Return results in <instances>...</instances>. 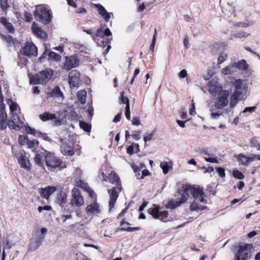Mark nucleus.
<instances>
[{
  "mask_svg": "<svg viewBox=\"0 0 260 260\" xmlns=\"http://www.w3.org/2000/svg\"><path fill=\"white\" fill-rule=\"evenodd\" d=\"M43 240V236H38L37 238H33L29 244L28 250L30 251H34L38 249L42 244Z\"/></svg>",
  "mask_w": 260,
  "mask_h": 260,
  "instance_id": "nucleus-20",
  "label": "nucleus"
},
{
  "mask_svg": "<svg viewBox=\"0 0 260 260\" xmlns=\"http://www.w3.org/2000/svg\"><path fill=\"white\" fill-rule=\"evenodd\" d=\"M237 159L241 165L248 166L254 160V157L246 156L243 154H240L237 156Z\"/></svg>",
  "mask_w": 260,
  "mask_h": 260,
  "instance_id": "nucleus-21",
  "label": "nucleus"
},
{
  "mask_svg": "<svg viewBox=\"0 0 260 260\" xmlns=\"http://www.w3.org/2000/svg\"><path fill=\"white\" fill-rule=\"evenodd\" d=\"M190 194L192 195L193 200L190 205V210L198 211L206 208V207L203 205L206 203L205 199L206 196L203 191V188L190 185Z\"/></svg>",
  "mask_w": 260,
  "mask_h": 260,
  "instance_id": "nucleus-2",
  "label": "nucleus"
},
{
  "mask_svg": "<svg viewBox=\"0 0 260 260\" xmlns=\"http://www.w3.org/2000/svg\"><path fill=\"white\" fill-rule=\"evenodd\" d=\"M153 135V133L152 132L151 134H148L147 135L145 136L144 137V141L145 142H146L147 141L151 140L152 138Z\"/></svg>",
  "mask_w": 260,
  "mask_h": 260,
  "instance_id": "nucleus-59",
  "label": "nucleus"
},
{
  "mask_svg": "<svg viewBox=\"0 0 260 260\" xmlns=\"http://www.w3.org/2000/svg\"><path fill=\"white\" fill-rule=\"evenodd\" d=\"M237 72L235 67L234 63L226 66L224 68L222 69L221 71V73L223 75H232L235 74Z\"/></svg>",
  "mask_w": 260,
  "mask_h": 260,
  "instance_id": "nucleus-29",
  "label": "nucleus"
},
{
  "mask_svg": "<svg viewBox=\"0 0 260 260\" xmlns=\"http://www.w3.org/2000/svg\"><path fill=\"white\" fill-rule=\"evenodd\" d=\"M132 123L133 125H139L140 124V121L139 118L138 117H134L133 118V120L132 121Z\"/></svg>",
  "mask_w": 260,
  "mask_h": 260,
  "instance_id": "nucleus-60",
  "label": "nucleus"
},
{
  "mask_svg": "<svg viewBox=\"0 0 260 260\" xmlns=\"http://www.w3.org/2000/svg\"><path fill=\"white\" fill-rule=\"evenodd\" d=\"M80 64V59L77 55H72L66 57V60L63 64L62 68L69 71L72 68L78 67Z\"/></svg>",
  "mask_w": 260,
  "mask_h": 260,
  "instance_id": "nucleus-10",
  "label": "nucleus"
},
{
  "mask_svg": "<svg viewBox=\"0 0 260 260\" xmlns=\"http://www.w3.org/2000/svg\"><path fill=\"white\" fill-rule=\"evenodd\" d=\"M230 92L228 90H224L220 94L217 95L214 102V107L218 110L223 109L228 105L229 102V98Z\"/></svg>",
  "mask_w": 260,
  "mask_h": 260,
  "instance_id": "nucleus-7",
  "label": "nucleus"
},
{
  "mask_svg": "<svg viewBox=\"0 0 260 260\" xmlns=\"http://www.w3.org/2000/svg\"><path fill=\"white\" fill-rule=\"evenodd\" d=\"M100 37H104V29L103 28L98 29L95 36H92V38Z\"/></svg>",
  "mask_w": 260,
  "mask_h": 260,
  "instance_id": "nucleus-48",
  "label": "nucleus"
},
{
  "mask_svg": "<svg viewBox=\"0 0 260 260\" xmlns=\"http://www.w3.org/2000/svg\"><path fill=\"white\" fill-rule=\"evenodd\" d=\"M0 37L2 39L9 43H11L13 41V38L10 36H6L0 33Z\"/></svg>",
  "mask_w": 260,
  "mask_h": 260,
  "instance_id": "nucleus-49",
  "label": "nucleus"
},
{
  "mask_svg": "<svg viewBox=\"0 0 260 260\" xmlns=\"http://www.w3.org/2000/svg\"><path fill=\"white\" fill-rule=\"evenodd\" d=\"M217 170L218 173L219 174V176L223 178L225 177V174L224 170L223 168L219 167L217 169Z\"/></svg>",
  "mask_w": 260,
  "mask_h": 260,
  "instance_id": "nucleus-56",
  "label": "nucleus"
},
{
  "mask_svg": "<svg viewBox=\"0 0 260 260\" xmlns=\"http://www.w3.org/2000/svg\"><path fill=\"white\" fill-rule=\"evenodd\" d=\"M49 58L55 60L57 61L60 59L61 56L55 52H51L49 54Z\"/></svg>",
  "mask_w": 260,
  "mask_h": 260,
  "instance_id": "nucleus-44",
  "label": "nucleus"
},
{
  "mask_svg": "<svg viewBox=\"0 0 260 260\" xmlns=\"http://www.w3.org/2000/svg\"><path fill=\"white\" fill-rule=\"evenodd\" d=\"M127 153L129 155H132L134 153V147L132 145H130L127 148Z\"/></svg>",
  "mask_w": 260,
  "mask_h": 260,
  "instance_id": "nucleus-62",
  "label": "nucleus"
},
{
  "mask_svg": "<svg viewBox=\"0 0 260 260\" xmlns=\"http://www.w3.org/2000/svg\"><path fill=\"white\" fill-rule=\"evenodd\" d=\"M24 123L19 118L17 113H12L11 116V119L8 121V126L12 129L19 131L23 127Z\"/></svg>",
  "mask_w": 260,
  "mask_h": 260,
  "instance_id": "nucleus-9",
  "label": "nucleus"
},
{
  "mask_svg": "<svg viewBox=\"0 0 260 260\" xmlns=\"http://www.w3.org/2000/svg\"><path fill=\"white\" fill-rule=\"evenodd\" d=\"M31 29L33 33L37 37H39L41 39H45L47 35L46 32L38 26L37 23L33 22Z\"/></svg>",
  "mask_w": 260,
  "mask_h": 260,
  "instance_id": "nucleus-23",
  "label": "nucleus"
},
{
  "mask_svg": "<svg viewBox=\"0 0 260 260\" xmlns=\"http://www.w3.org/2000/svg\"><path fill=\"white\" fill-rule=\"evenodd\" d=\"M148 202H144L139 207V210L140 211H142L144 208L146 207L148 204Z\"/></svg>",
  "mask_w": 260,
  "mask_h": 260,
  "instance_id": "nucleus-64",
  "label": "nucleus"
},
{
  "mask_svg": "<svg viewBox=\"0 0 260 260\" xmlns=\"http://www.w3.org/2000/svg\"><path fill=\"white\" fill-rule=\"evenodd\" d=\"M86 91L84 90H81L77 92V96L78 101L81 104H84L86 103Z\"/></svg>",
  "mask_w": 260,
  "mask_h": 260,
  "instance_id": "nucleus-36",
  "label": "nucleus"
},
{
  "mask_svg": "<svg viewBox=\"0 0 260 260\" xmlns=\"http://www.w3.org/2000/svg\"><path fill=\"white\" fill-rule=\"evenodd\" d=\"M7 125V114L5 111V105H0V129H5Z\"/></svg>",
  "mask_w": 260,
  "mask_h": 260,
  "instance_id": "nucleus-19",
  "label": "nucleus"
},
{
  "mask_svg": "<svg viewBox=\"0 0 260 260\" xmlns=\"http://www.w3.org/2000/svg\"><path fill=\"white\" fill-rule=\"evenodd\" d=\"M183 43H184V45L186 49L189 47V44L188 38L187 36H185L184 37Z\"/></svg>",
  "mask_w": 260,
  "mask_h": 260,
  "instance_id": "nucleus-61",
  "label": "nucleus"
},
{
  "mask_svg": "<svg viewBox=\"0 0 260 260\" xmlns=\"http://www.w3.org/2000/svg\"><path fill=\"white\" fill-rule=\"evenodd\" d=\"M17 158H18V162L20 164L21 167L24 168L28 169L29 168V160L24 157L22 154H16Z\"/></svg>",
  "mask_w": 260,
  "mask_h": 260,
  "instance_id": "nucleus-30",
  "label": "nucleus"
},
{
  "mask_svg": "<svg viewBox=\"0 0 260 260\" xmlns=\"http://www.w3.org/2000/svg\"><path fill=\"white\" fill-rule=\"evenodd\" d=\"M120 100L121 103H122L123 104H126V105H127V104H129L128 99L127 97L124 96L123 92H121L120 93Z\"/></svg>",
  "mask_w": 260,
  "mask_h": 260,
  "instance_id": "nucleus-46",
  "label": "nucleus"
},
{
  "mask_svg": "<svg viewBox=\"0 0 260 260\" xmlns=\"http://www.w3.org/2000/svg\"><path fill=\"white\" fill-rule=\"evenodd\" d=\"M40 118L43 121H46L51 119H54L56 118V115L54 114L50 113L49 112H46L40 115Z\"/></svg>",
  "mask_w": 260,
  "mask_h": 260,
  "instance_id": "nucleus-35",
  "label": "nucleus"
},
{
  "mask_svg": "<svg viewBox=\"0 0 260 260\" xmlns=\"http://www.w3.org/2000/svg\"><path fill=\"white\" fill-rule=\"evenodd\" d=\"M61 141L62 142L60 146L61 153L65 155H73L75 153L73 143L67 139H61Z\"/></svg>",
  "mask_w": 260,
  "mask_h": 260,
  "instance_id": "nucleus-8",
  "label": "nucleus"
},
{
  "mask_svg": "<svg viewBox=\"0 0 260 260\" xmlns=\"http://www.w3.org/2000/svg\"><path fill=\"white\" fill-rule=\"evenodd\" d=\"M139 230H140V228H139V227H135V228L128 227L127 228H121L120 229V230L121 231H126L127 232H134V231H139Z\"/></svg>",
  "mask_w": 260,
  "mask_h": 260,
  "instance_id": "nucleus-50",
  "label": "nucleus"
},
{
  "mask_svg": "<svg viewBox=\"0 0 260 260\" xmlns=\"http://www.w3.org/2000/svg\"><path fill=\"white\" fill-rule=\"evenodd\" d=\"M187 75V72L185 70H182L179 73L178 76L180 78H184L186 77Z\"/></svg>",
  "mask_w": 260,
  "mask_h": 260,
  "instance_id": "nucleus-57",
  "label": "nucleus"
},
{
  "mask_svg": "<svg viewBox=\"0 0 260 260\" xmlns=\"http://www.w3.org/2000/svg\"><path fill=\"white\" fill-rule=\"evenodd\" d=\"M34 16L36 20L44 24H48L51 21L52 16L48 8L44 5L37 7Z\"/></svg>",
  "mask_w": 260,
  "mask_h": 260,
  "instance_id": "nucleus-6",
  "label": "nucleus"
},
{
  "mask_svg": "<svg viewBox=\"0 0 260 260\" xmlns=\"http://www.w3.org/2000/svg\"><path fill=\"white\" fill-rule=\"evenodd\" d=\"M256 107L255 106L246 107L244 109L243 112L246 113V112H249L250 113H252V112H254L256 110Z\"/></svg>",
  "mask_w": 260,
  "mask_h": 260,
  "instance_id": "nucleus-55",
  "label": "nucleus"
},
{
  "mask_svg": "<svg viewBox=\"0 0 260 260\" xmlns=\"http://www.w3.org/2000/svg\"><path fill=\"white\" fill-rule=\"evenodd\" d=\"M72 198L71 205L73 207H79L84 204V200L78 188H74L72 191Z\"/></svg>",
  "mask_w": 260,
  "mask_h": 260,
  "instance_id": "nucleus-13",
  "label": "nucleus"
},
{
  "mask_svg": "<svg viewBox=\"0 0 260 260\" xmlns=\"http://www.w3.org/2000/svg\"><path fill=\"white\" fill-rule=\"evenodd\" d=\"M190 185L187 184L182 185L177 191L178 194L181 196L180 200L177 201H175L173 200H170L166 205V208L174 209L180 206L188 200L190 194Z\"/></svg>",
  "mask_w": 260,
  "mask_h": 260,
  "instance_id": "nucleus-4",
  "label": "nucleus"
},
{
  "mask_svg": "<svg viewBox=\"0 0 260 260\" xmlns=\"http://www.w3.org/2000/svg\"><path fill=\"white\" fill-rule=\"evenodd\" d=\"M234 66L236 70H246L248 67V65L245 60L242 59L238 62H234Z\"/></svg>",
  "mask_w": 260,
  "mask_h": 260,
  "instance_id": "nucleus-33",
  "label": "nucleus"
},
{
  "mask_svg": "<svg viewBox=\"0 0 260 260\" xmlns=\"http://www.w3.org/2000/svg\"><path fill=\"white\" fill-rule=\"evenodd\" d=\"M176 122L180 127L183 128L185 126V123L186 122V121H181L180 120H177Z\"/></svg>",
  "mask_w": 260,
  "mask_h": 260,
  "instance_id": "nucleus-63",
  "label": "nucleus"
},
{
  "mask_svg": "<svg viewBox=\"0 0 260 260\" xmlns=\"http://www.w3.org/2000/svg\"><path fill=\"white\" fill-rule=\"evenodd\" d=\"M122 112H119L117 114L113 119V121L114 122H118L120 121L121 118Z\"/></svg>",
  "mask_w": 260,
  "mask_h": 260,
  "instance_id": "nucleus-58",
  "label": "nucleus"
},
{
  "mask_svg": "<svg viewBox=\"0 0 260 260\" xmlns=\"http://www.w3.org/2000/svg\"><path fill=\"white\" fill-rule=\"evenodd\" d=\"M160 167L162 169L163 173L165 174H167L169 170V166L167 162L164 161L160 163Z\"/></svg>",
  "mask_w": 260,
  "mask_h": 260,
  "instance_id": "nucleus-40",
  "label": "nucleus"
},
{
  "mask_svg": "<svg viewBox=\"0 0 260 260\" xmlns=\"http://www.w3.org/2000/svg\"><path fill=\"white\" fill-rule=\"evenodd\" d=\"M20 52L23 55L31 57V56L37 55L38 50L37 47L33 43H28L24 47L21 48Z\"/></svg>",
  "mask_w": 260,
  "mask_h": 260,
  "instance_id": "nucleus-14",
  "label": "nucleus"
},
{
  "mask_svg": "<svg viewBox=\"0 0 260 260\" xmlns=\"http://www.w3.org/2000/svg\"><path fill=\"white\" fill-rule=\"evenodd\" d=\"M45 159L47 166L51 168L59 167L61 163L60 159L58 158L54 154L50 152L46 154Z\"/></svg>",
  "mask_w": 260,
  "mask_h": 260,
  "instance_id": "nucleus-18",
  "label": "nucleus"
},
{
  "mask_svg": "<svg viewBox=\"0 0 260 260\" xmlns=\"http://www.w3.org/2000/svg\"><path fill=\"white\" fill-rule=\"evenodd\" d=\"M86 190L88 193L89 195L92 198L95 199L96 196L94 191L88 186H87Z\"/></svg>",
  "mask_w": 260,
  "mask_h": 260,
  "instance_id": "nucleus-54",
  "label": "nucleus"
},
{
  "mask_svg": "<svg viewBox=\"0 0 260 260\" xmlns=\"http://www.w3.org/2000/svg\"><path fill=\"white\" fill-rule=\"evenodd\" d=\"M125 115V117L128 120H131V112L129 104H127V105H126Z\"/></svg>",
  "mask_w": 260,
  "mask_h": 260,
  "instance_id": "nucleus-51",
  "label": "nucleus"
},
{
  "mask_svg": "<svg viewBox=\"0 0 260 260\" xmlns=\"http://www.w3.org/2000/svg\"><path fill=\"white\" fill-rule=\"evenodd\" d=\"M207 87L209 92L213 96H215L224 91L220 84L213 80L208 82Z\"/></svg>",
  "mask_w": 260,
  "mask_h": 260,
  "instance_id": "nucleus-12",
  "label": "nucleus"
},
{
  "mask_svg": "<svg viewBox=\"0 0 260 260\" xmlns=\"http://www.w3.org/2000/svg\"><path fill=\"white\" fill-rule=\"evenodd\" d=\"M18 105L16 103L12 102V103L10 106V109L11 114L17 113V111L18 110Z\"/></svg>",
  "mask_w": 260,
  "mask_h": 260,
  "instance_id": "nucleus-45",
  "label": "nucleus"
},
{
  "mask_svg": "<svg viewBox=\"0 0 260 260\" xmlns=\"http://www.w3.org/2000/svg\"><path fill=\"white\" fill-rule=\"evenodd\" d=\"M52 209L51 207L50 206H39L38 207V211L41 213L43 210L49 211Z\"/></svg>",
  "mask_w": 260,
  "mask_h": 260,
  "instance_id": "nucleus-52",
  "label": "nucleus"
},
{
  "mask_svg": "<svg viewBox=\"0 0 260 260\" xmlns=\"http://www.w3.org/2000/svg\"><path fill=\"white\" fill-rule=\"evenodd\" d=\"M95 7L105 21L108 22L110 19V14L107 12L105 8L100 4H95Z\"/></svg>",
  "mask_w": 260,
  "mask_h": 260,
  "instance_id": "nucleus-26",
  "label": "nucleus"
},
{
  "mask_svg": "<svg viewBox=\"0 0 260 260\" xmlns=\"http://www.w3.org/2000/svg\"><path fill=\"white\" fill-rule=\"evenodd\" d=\"M233 176L235 178L242 179L244 178L243 174L238 170H234L233 173Z\"/></svg>",
  "mask_w": 260,
  "mask_h": 260,
  "instance_id": "nucleus-47",
  "label": "nucleus"
},
{
  "mask_svg": "<svg viewBox=\"0 0 260 260\" xmlns=\"http://www.w3.org/2000/svg\"><path fill=\"white\" fill-rule=\"evenodd\" d=\"M202 153L205 155L204 159L206 161L211 163H218V157L215 154L211 153L207 150H204Z\"/></svg>",
  "mask_w": 260,
  "mask_h": 260,
  "instance_id": "nucleus-25",
  "label": "nucleus"
},
{
  "mask_svg": "<svg viewBox=\"0 0 260 260\" xmlns=\"http://www.w3.org/2000/svg\"><path fill=\"white\" fill-rule=\"evenodd\" d=\"M93 40L97 43L99 46L105 47L110 43V40L105 37L93 38Z\"/></svg>",
  "mask_w": 260,
  "mask_h": 260,
  "instance_id": "nucleus-32",
  "label": "nucleus"
},
{
  "mask_svg": "<svg viewBox=\"0 0 260 260\" xmlns=\"http://www.w3.org/2000/svg\"><path fill=\"white\" fill-rule=\"evenodd\" d=\"M28 140V137L26 136L21 135L19 137L18 141L20 145H24L25 144H27Z\"/></svg>",
  "mask_w": 260,
  "mask_h": 260,
  "instance_id": "nucleus-42",
  "label": "nucleus"
},
{
  "mask_svg": "<svg viewBox=\"0 0 260 260\" xmlns=\"http://www.w3.org/2000/svg\"><path fill=\"white\" fill-rule=\"evenodd\" d=\"M79 125L80 127L85 132H89L91 130L90 125L84 121H80Z\"/></svg>",
  "mask_w": 260,
  "mask_h": 260,
  "instance_id": "nucleus-37",
  "label": "nucleus"
},
{
  "mask_svg": "<svg viewBox=\"0 0 260 260\" xmlns=\"http://www.w3.org/2000/svg\"><path fill=\"white\" fill-rule=\"evenodd\" d=\"M26 144L29 148H34L36 149L38 147L39 142L36 140H28Z\"/></svg>",
  "mask_w": 260,
  "mask_h": 260,
  "instance_id": "nucleus-38",
  "label": "nucleus"
},
{
  "mask_svg": "<svg viewBox=\"0 0 260 260\" xmlns=\"http://www.w3.org/2000/svg\"><path fill=\"white\" fill-rule=\"evenodd\" d=\"M47 94L49 97L52 98L56 102L59 103H62L64 98L63 93L57 86L51 90H48Z\"/></svg>",
  "mask_w": 260,
  "mask_h": 260,
  "instance_id": "nucleus-16",
  "label": "nucleus"
},
{
  "mask_svg": "<svg viewBox=\"0 0 260 260\" xmlns=\"http://www.w3.org/2000/svg\"><path fill=\"white\" fill-rule=\"evenodd\" d=\"M231 83L234 88V91L230 97V105L231 108L235 107L238 101L246 98L249 83L244 79H235Z\"/></svg>",
  "mask_w": 260,
  "mask_h": 260,
  "instance_id": "nucleus-1",
  "label": "nucleus"
},
{
  "mask_svg": "<svg viewBox=\"0 0 260 260\" xmlns=\"http://www.w3.org/2000/svg\"><path fill=\"white\" fill-rule=\"evenodd\" d=\"M56 190V188L55 187L49 186L46 188H42L40 192V194L43 198L48 199L49 196Z\"/></svg>",
  "mask_w": 260,
  "mask_h": 260,
  "instance_id": "nucleus-24",
  "label": "nucleus"
},
{
  "mask_svg": "<svg viewBox=\"0 0 260 260\" xmlns=\"http://www.w3.org/2000/svg\"><path fill=\"white\" fill-rule=\"evenodd\" d=\"M85 210L87 214H97L101 212L100 205L97 203H94L88 205Z\"/></svg>",
  "mask_w": 260,
  "mask_h": 260,
  "instance_id": "nucleus-22",
  "label": "nucleus"
},
{
  "mask_svg": "<svg viewBox=\"0 0 260 260\" xmlns=\"http://www.w3.org/2000/svg\"><path fill=\"white\" fill-rule=\"evenodd\" d=\"M69 117L73 120L77 119V114L74 111H71L69 114Z\"/></svg>",
  "mask_w": 260,
  "mask_h": 260,
  "instance_id": "nucleus-53",
  "label": "nucleus"
},
{
  "mask_svg": "<svg viewBox=\"0 0 260 260\" xmlns=\"http://www.w3.org/2000/svg\"><path fill=\"white\" fill-rule=\"evenodd\" d=\"M67 201V194L63 191H60L59 193H58L56 195V202L57 204L59 205L60 206H63Z\"/></svg>",
  "mask_w": 260,
  "mask_h": 260,
  "instance_id": "nucleus-28",
  "label": "nucleus"
},
{
  "mask_svg": "<svg viewBox=\"0 0 260 260\" xmlns=\"http://www.w3.org/2000/svg\"><path fill=\"white\" fill-rule=\"evenodd\" d=\"M54 74L53 71L46 68L35 75L29 77V82L32 84H45L52 78Z\"/></svg>",
  "mask_w": 260,
  "mask_h": 260,
  "instance_id": "nucleus-5",
  "label": "nucleus"
},
{
  "mask_svg": "<svg viewBox=\"0 0 260 260\" xmlns=\"http://www.w3.org/2000/svg\"><path fill=\"white\" fill-rule=\"evenodd\" d=\"M109 179L112 184L116 185V187H114L111 189H108V193L110 197L109 207L110 210H111L114 207L115 203L119 196V192L117 190L121 191L122 186L120 183L119 178L115 172H111L109 175Z\"/></svg>",
  "mask_w": 260,
  "mask_h": 260,
  "instance_id": "nucleus-3",
  "label": "nucleus"
},
{
  "mask_svg": "<svg viewBox=\"0 0 260 260\" xmlns=\"http://www.w3.org/2000/svg\"><path fill=\"white\" fill-rule=\"evenodd\" d=\"M25 131L27 134L33 135L34 136H38L41 137V138L44 140L47 141H49L50 139L47 134H42L37 131L35 129L31 128L29 126L25 127Z\"/></svg>",
  "mask_w": 260,
  "mask_h": 260,
  "instance_id": "nucleus-27",
  "label": "nucleus"
},
{
  "mask_svg": "<svg viewBox=\"0 0 260 260\" xmlns=\"http://www.w3.org/2000/svg\"><path fill=\"white\" fill-rule=\"evenodd\" d=\"M160 207L156 205H153L152 208H150L148 210V213L151 215L155 218H159L163 220L168 215V212L167 211L160 212Z\"/></svg>",
  "mask_w": 260,
  "mask_h": 260,
  "instance_id": "nucleus-15",
  "label": "nucleus"
},
{
  "mask_svg": "<svg viewBox=\"0 0 260 260\" xmlns=\"http://www.w3.org/2000/svg\"><path fill=\"white\" fill-rule=\"evenodd\" d=\"M46 154L37 153L35 157V161L36 163L40 167L43 168L44 166L43 157H45Z\"/></svg>",
  "mask_w": 260,
  "mask_h": 260,
  "instance_id": "nucleus-34",
  "label": "nucleus"
},
{
  "mask_svg": "<svg viewBox=\"0 0 260 260\" xmlns=\"http://www.w3.org/2000/svg\"><path fill=\"white\" fill-rule=\"evenodd\" d=\"M252 248V244H245L243 246H240L238 253L236 254V260H246L250 256L248 250Z\"/></svg>",
  "mask_w": 260,
  "mask_h": 260,
  "instance_id": "nucleus-11",
  "label": "nucleus"
},
{
  "mask_svg": "<svg viewBox=\"0 0 260 260\" xmlns=\"http://www.w3.org/2000/svg\"><path fill=\"white\" fill-rule=\"evenodd\" d=\"M1 8L4 12L7 10L9 8L8 0H0Z\"/></svg>",
  "mask_w": 260,
  "mask_h": 260,
  "instance_id": "nucleus-43",
  "label": "nucleus"
},
{
  "mask_svg": "<svg viewBox=\"0 0 260 260\" xmlns=\"http://www.w3.org/2000/svg\"><path fill=\"white\" fill-rule=\"evenodd\" d=\"M211 112L210 118L212 120H218L222 115V113L217 112H214L213 109H210Z\"/></svg>",
  "mask_w": 260,
  "mask_h": 260,
  "instance_id": "nucleus-39",
  "label": "nucleus"
},
{
  "mask_svg": "<svg viewBox=\"0 0 260 260\" xmlns=\"http://www.w3.org/2000/svg\"><path fill=\"white\" fill-rule=\"evenodd\" d=\"M0 22L5 26V27L9 31V32L13 33L14 32L15 29L12 24L9 22L5 17H1L0 19Z\"/></svg>",
  "mask_w": 260,
  "mask_h": 260,
  "instance_id": "nucleus-31",
  "label": "nucleus"
},
{
  "mask_svg": "<svg viewBox=\"0 0 260 260\" xmlns=\"http://www.w3.org/2000/svg\"><path fill=\"white\" fill-rule=\"evenodd\" d=\"M80 74L76 70L71 71L69 74V84L71 87H78L81 84Z\"/></svg>",
  "mask_w": 260,
  "mask_h": 260,
  "instance_id": "nucleus-17",
  "label": "nucleus"
},
{
  "mask_svg": "<svg viewBox=\"0 0 260 260\" xmlns=\"http://www.w3.org/2000/svg\"><path fill=\"white\" fill-rule=\"evenodd\" d=\"M228 55L227 54L224 52H221L218 57L217 63L218 64H221L226 59Z\"/></svg>",
  "mask_w": 260,
  "mask_h": 260,
  "instance_id": "nucleus-41",
  "label": "nucleus"
}]
</instances>
